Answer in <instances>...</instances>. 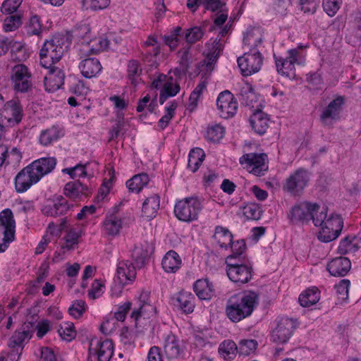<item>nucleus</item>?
<instances>
[{
	"mask_svg": "<svg viewBox=\"0 0 361 361\" xmlns=\"http://www.w3.org/2000/svg\"><path fill=\"white\" fill-rule=\"evenodd\" d=\"M259 302V295L254 291H246L231 297L226 307V314L233 322H238L252 313Z\"/></svg>",
	"mask_w": 361,
	"mask_h": 361,
	"instance_id": "obj_1",
	"label": "nucleus"
},
{
	"mask_svg": "<svg viewBox=\"0 0 361 361\" xmlns=\"http://www.w3.org/2000/svg\"><path fill=\"white\" fill-rule=\"evenodd\" d=\"M91 29L88 24H77L71 31V36L82 44L80 51L82 54H97L105 51L110 44L106 37L91 38Z\"/></svg>",
	"mask_w": 361,
	"mask_h": 361,
	"instance_id": "obj_2",
	"label": "nucleus"
},
{
	"mask_svg": "<svg viewBox=\"0 0 361 361\" xmlns=\"http://www.w3.org/2000/svg\"><path fill=\"white\" fill-rule=\"evenodd\" d=\"M70 44L68 37L63 35H56L45 41L39 51L40 64L43 67H51L59 62Z\"/></svg>",
	"mask_w": 361,
	"mask_h": 361,
	"instance_id": "obj_3",
	"label": "nucleus"
},
{
	"mask_svg": "<svg viewBox=\"0 0 361 361\" xmlns=\"http://www.w3.org/2000/svg\"><path fill=\"white\" fill-rule=\"evenodd\" d=\"M202 209L200 200L197 197H189L177 201L173 212L178 220L189 223L197 219Z\"/></svg>",
	"mask_w": 361,
	"mask_h": 361,
	"instance_id": "obj_4",
	"label": "nucleus"
},
{
	"mask_svg": "<svg viewBox=\"0 0 361 361\" xmlns=\"http://www.w3.org/2000/svg\"><path fill=\"white\" fill-rule=\"evenodd\" d=\"M303 48L299 45L297 48L288 51L286 58L277 57L274 55L275 63L279 73L282 75L290 77L294 75L295 64H302L303 59L300 54V50Z\"/></svg>",
	"mask_w": 361,
	"mask_h": 361,
	"instance_id": "obj_5",
	"label": "nucleus"
},
{
	"mask_svg": "<svg viewBox=\"0 0 361 361\" xmlns=\"http://www.w3.org/2000/svg\"><path fill=\"white\" fill-rule=\"evenodd\" d=\"M320 209L317 203L303 201L295 204L291 207L288 214L292 224H305L311 220L313 212Z\"/></svg>",
	"mask_w": 361,
	"mask_h": 361,
	"instance_id": "obj_6",
	"label": "nucleus"
},
{
	"mask_svg": "<svg viewBox=\"0 0 361 361\" xmlns=\"http://www.w3.org/2000/svg\"><path fill=\"white\" fill-rule=\"evenodd\" d=\"M234 258L226 257V273L231 281L235 283L244 284L249 282L252 277V267L250 263H243L240 266L233 264Z\"/></svg>",
	"mask_w": 361,
	"mask_h": 361,
	"instance_id": "obj_7",
	"label": "nucleus"
},
{
	"mask_svg": "<svg viewBox=\"0 0 361 361\" xmlns=\"http://www.w3.org/2000/svg\"><path fill=\"white\" fill-rule=\"evenodd\" d=\"M310 180L307 170L300 168L292 173L283 184V190L293 196L300 195Z\"/></svg>",
	"mask_w": 361,
	"mask_h": 361,
	"instance_id": "obj_8",
	"label": "nucleus"
},
{
	"mask_svg": "<svg viewBox=\"0 0 361 361\" xmlns=\"http://www.w3.org/2000/svg\"><path fill=\"white\" fill-rule=\"evenodd\" d=\"M11 80L17 92H27L32 88L31 73L24 64H17L12 68Z\"/></svg>",
	"mask_w": 361,
	"mask_h": 361,
	"instance_id": "obj_9",
	"label": "nucleus"
},
{
	"mask_svg": "<svg viewBox=\"0 0 361 361\" xmlns=\"http://www.w3.org/2000/svg\"><path fill=\"white\" fill-rule=\"evenodd\" d=\"M237 62L242 75L250 76L261 69L263 57L259 51H250L238 57Z\"/></svg>",
	"mask_w": 361,
	"mask_h": 361,
	"instance_id": "obj_10",
	"label": "nucleus"
},
{
	"mask_svg": "<svg viewBox=\"0 0 361 361\" xmlns=\"http://www.w3.org/2000/svg\"><path fill=\"white\" fill-rule=\"evenodd\" d=\"M343 222L338 214H331L324 222L318 233V239L323 243H329L338 237L343 228Z\"/></svg>",
	"mask_w": 361,
	"mask_h": 361,
	"instance_id": "obj_11",
	"label": "nucleus"
},
{
	"mask_svg": "<svg viewBox=\"0 0 361 361\" xmlns=\"http://www.w3.org/2000/svg\"><path fill=\"white\" fill-rule=\"evenodd\" d=\"M267 159L265 154L248 153L243 155L239 161L250 173L262 176L268 169Z\"/></svg>",
	"mask_w": 361,
	"mask_h": 361,
	"instance_id": "obj_12",
	"label": "nucleus"
},
{
	"mask_svg": "<svg viewBox=\"0 0 361 361\" xmlns=\"http://www.w3.org/2000/svg\"><path fill=\"white\" fill-rule=\"evenodd\" d=\"M34 332V323L28 322V319L16 330L10 337L8 342L9 348H16L23 350L25 345L29 342Z\"/></svg>",
	"mask_w": 361,
	"mask_h": 361,
	"instance_id": "obj_13",
	"label": "nucleus"
},
{
	"mask_svg": "<svg viewBox=\"0 0 361 361\" xmlns=\"http://www.w3.org/2000/svg\"><path fill=\"white\" fill-rule=\"evenodd\" d=\"M216 106L220 116L226 119L233 117L238 109V102L228 90L223 91L219 94Z\"/></svg>",
	"mask_w": 361,
	"mask_h": 361,
	"instance_id": "obj_14",
	"label": "nucleus"
},
{
	"mask_svg": "<svg viewBox=\"0 0 361 361\" xmlns=\"http://www.w3.org/2000/svg\"><path fill=\"white\" fill-rule=\"evenodd\" d=\"M295 328V322L288 318H281L271 335V341L277 343H286L293 334Z\"/></svg>",
	"mask_w": 361,
	"mask_h": 361,
	"instance_id": "obj_15",
	"label": "nucleus"
},
{
	"mask_svg": "<svg viewBox=\"0 0 361 361\" xmlns=\"http://www.w3.org/2000/svg\"><path fill=\"white\" fill-rule=\"evenodd\" d=\"M343 102V97H338L323 110L320 116V120L324 126L332 127L334 122L340 118V113Z\"/></svg>",
	"mask_w": 361,
	"mask_h": 361,
	"instance_id": "obj_16",
	"label": "nucleus"
},
{
	"mask_svg": "<svg viewBox=\"0 0 361 361\" xmlns=\"http://www.w3.org/2000/svg\"><path fill=\"white\" fill-rule=\"evenodd\" d=\"M89 354L95 355L98 361H109L114 354V345L111 341H92L89 348Z\"/></svg>",
	"mask_w": 361,
	"mask_h": 361,
	"instance_id": "obj_17",
	"label": "nucleus"
},
{
	"mask_svg": "<svg viewBox=\"0 0 361 361\" xmlns=\"http://www.w3.org/2000/svg\"><path fill=\"white\" fill-rule=\"evenodd\" d=\"M39 181V176L33 172L30 165L21 170L16 176L15 185L17 192H23Z\"/></svg>",
	"mask_w": 361,
	"mask_h": 361,
	"instance_id": "obj_18",
	"label": "nucleus"
},
{
	"mask_svg": "<svg viewBox=\"0 0 361 361\" xmlns=\"http://www.w3.org/2000/svg\"><path fill=\"white\" fill-rule=\"evenodd\" d=\"M73 207V204H69L64 197L58 195L54 199L52 205H46L42 207V212L47 216L57 217L65 215Z\"/></svg>",
	"mask_w": 361,
	"mask_h": 361,
	"instance_id": "obj_19",
	"label": "nucleus"
},
{
	"mask_svg": "<svg viewBox=\"0 0 361 361\" xmlns=\"http://www.w3.org/2000/svg\"><path fill=\"white\" fill-rule=\"evenodd\" d=\"M351 268L350 259L345 257H336L327 264V270L329 274L336 277L345 276Z\"/></svg>",
	"mask_w": 361,
	"mask_h": 361,
	"instance_id": "obj_20",
	"label": "nucleus"
},
{
	"mask_svg": "<svg viewBox=\"0 0 361 361\" xmlns=\"http://www.w3.org/2000/svg\"><path fill=\"white\" fill-rule=\"evenodd\" d=\"M116 276L122 285L131 283L136 276L135 267L132 262L128 260L121 261L117 266Z\"/></svg>",
	"mask_w": 361,
	"mask_h": 361,
	"instance_id": "obj_21",
	"label": "nucleus"
},
{
	"mask_svg": "<svg viewBox=\"0 0 361 361\" xmlns=\"http://www.w3.org/2000/svg\"><path fill=\"white\" fill-rule=\"evenodd\" d=\"M56 164L54 157H43L32 161L30 165L31 169L39 176V180L45 175L51 172Z\"/></svg>",
	"mask_w": 361,
	"mask_h": 361,
	"instance_id": "obj_22",
	"label": "nucleus"
},
{
	"mask_svg": "<svg viewBox=\"0 0 361 361\" xmlns=\"http://www.w3.org/2000/svg\"><path fill=\"white\" fill-rule=\"evenodd\" d=\"M164 350L169 360L178 359L183 353L179 340L171 333L167 334L164 338Z\"/></svg>",
	"mask_w": 361,
	"mask_h": 361,
	"instance_id": "obj_23",
	"label": "nucleus"
},
{
	"mask_svg": "<svg viewBox=\"0 0 361 361\" xmlns=\"http://www.w3.org/2000/svg\"><path fill=\"white\" fill-rule=\"evenodd\" d=\"M147 297V293L141 295L138 307L135 309L131 313V318L134 319L136 323L142 318L147 319L156 314V307L145 301Z\"/></svg>",
	"mask_w": 361,
	"mask_h": 361,
	"instance_id": "obj_24",
	"label": "nucleus"
},
{
	"mask_svg": "<svg viewBox=\"0 0 361 361\" xmlns=\"http://www.w3.org/2000/svg\"><path fill=\"white\" fill-rule=\"evenodd\" d=\"M90 192L88 186L82 184L79 180L67 183L63 189L64 195L74 200H80L82 197H86Z\"/></svg>",
	"mask_w": 361,
	"mask_h": 361,
	"instance_id": "obj_25",
	"label": "nucleus"
},
{
	"mask_svg": "<svg viewBox=\"0 0 361 361\" xmlns=\"http://www.w3.org/2000/svg\"><path fill=\"white\" fill-rule=\"evenodd\" d=\"M173 300V305L183 312L189 314L193 312L195 298L190 292L181 290Z\"/></svg>",
	"mask_w": 361,
	"mask_h": 361,
	"instance_id": "obj_26",
	"label": "nucleus"
},
{
	"mask_svg": "<svg viewBox=\"0 0 361 361\" xmlns=\"http://www.w3.org/2000/svg\"><path fill=\"white\" fill-rule=\"evenodd\" d=\"M4 112L6 114L4 116V118L11 126L19 123L23 117V108L20 103L16 100L8 101L6 104Z\"/></svg>",
	"mask_w": 361,
	"mask_h": 361,
	"instance_id": "obj_27",
	"label": "nucleus"
},
{
	"mask_svg": "<svg viewBox=\"0 0 361 361\" xmlns=\"http://www.w3.org/2000/svg\"><path fill=\"white\" fill-rule=\"evenodd\" d=\"M224 39H221V38H216L214 40L211 39L210 41L206 44L207 49L205 54L208 61L207 66H212L216 61L224 49Z\"/></svg>",
	"mask_w": 361,
	"mask_h": 361,
	"instance_id": "obj_28",
	"label": "nucleus"
},
{
	"mask_svg": "<svg viewBox=\"0 0 361 361\" xmlns=\"http://www.w3.org/2000/svg\"><path fill=\"white\" fill-rule=\"evenodd\" d=\"M79 68L82 75L86 78H92L97 75L102 71V65L99 61L95 58H87L83 59Z\"/></svg>",
	"mask_w": 361,
	"mask_h": 361,
	"instance_id": "obj_29",
	"label": "nucleus"
},
{
	"mask_svg": "<svg viewBox=\"0 0 361 361\" xmlns=\"http://www.w3.org/2000/svg\"><path fill=\"white\" fill-rule=\"evenodd\" d=\"M182 259L174 250H169L164 256L161 266L167 273H176L181 267Z\"/></svg>",
	"mask_w": 361,
	"mask_h": 361,
	"instance_id": "obj_30",
	"label": "nucleus"
},
{
	"mask_svg": "<svg viewBox=\"0 0 361 361\" xmlns=\"http://www.w3.org/2000/svg\"><path fill=\"white\" fill-rule=\"evenodd\" d=\"M49 69V74L45 77V85L49 84L53 90H59L64 82L65 74L63 71L58 68L51 65V67H44Z\"/></svg>",
	"mask_w": 361,
	"mask_h": 361,
	"instance_id": "obj_31",
	"label": "nucleus"
},
{
	"mask_svg": "<svg viewBox=\"0 0 361 361\" xmlns=\"http://www.w3.org/2000/svg\"><path fill=\"white\" fill-rule=\"evenodd\" d=\"M160 206V198L157 194L148 197L142 204V215L148 220L156 216Z\"/></svg>",
	"mask_w": 361,
	"mask_h": 361,
	"instance_id": "obj_32",
	"label": "nucleus"
},
{
	"mask_svg": "<svg viewBox=\"0 0 361 361\" xmlns=\"http://www.w3.org/2000/svg\"><path fill=\"white\" fill-rule=\"evenodd\" d=\"M233 234L227 228L221 226H216L213 238L220 248L228 250L233 243Z\"/></svg>",
	"mask_w": 361,
	"mask_h": 361,
	"instance_id": "obj_33",
	"label": "nucleus"
},
{
	"mask_svg": "<svg viewBox=\"0 0 361 361\" xmlns=\"http://www.w3.org/2000/svg\"><path fill=\"white\" fill-rule=\"evenodd\" d=\"M269 121L267 114L261 111L254 113L250 118L252 129L259 135L265 133L269 128Z\"/></svg>",
	"mask_w": 361,
	"mask_h": 361,
	"instance_id": "obj_34",
	"label": "nucleus"
},
{
	"mask_svg": "<svg viewBox=\"0 0 361 361\" xmlns=\"http://www.w3.org/2000/svg\"><path fill=\"white\" fill-rule=\"evenodd\" d=\"M263 40V35L259 27H252L248 29L244 36V45L250 49V51H257L256 48L261 44Z\"/></svg>",
	"mask_w": 361,
	"mask_h": 361,
	"instance_id": "obj_35",
	"label": "nucleus"
},
{
	"mask_svg": "<svg viewBox=\"0 0 361 361\" xmlns=\"http://www.w3.org/2000/svg\"><path fill=\"white\" fill-rule=\"evenodd\" d=\"M193 289L200 300H209L214 293L213 286L207 279L197 280L193 285Z\"/></svg>",
	"mask_w": 361,
	"mask_h": 361,
	"instance_id": "obj_36",
	"label": "nucleus"
},
{
	"mask_svg": "<svg viewBox=\"0 0 361 361\" xmlns=\"http://www.w3.org/2000/svg\"><path fill=\"white\" fill-rule=\"evenodd\" d=\"M361 245V239L355 235H348L341 241L338 247V252L341 255L354 253Z\"/></svg>",
	"mask_w": 361,
	"mask_h": 361,
	"instance_id": "obj_37",
	"label": "nucleus"
},
{
	"mask_svg": "<svg viewBox=\"0 0 361 361\" xmlns=\"http://www.w3.org/2000/svg\"><path fill=\"white\" fill-rule=\"evenodd\" d=\"M219 353L224 360H233L238 353V345L232 340H225L219 346Z\"/></svg>",
	"mask_w": 361,
	"mask_h": 361,
	"instance_id": "obj_38",
	"label": "nucleus"
},
{
	"mask_svg": "<svg viewBox=\"0 0 361 361\" xmlns=\"http://www.w3.org/2000/svg\"><path fill=\"white\" fill-rule=\"evenodd\" d=\"M320 299V292L316 287H312L302 293L298 298L301 306L310 307L316 304Z\"/></svg>",
	"mask_w": 361,
	"mask_h": 361,
	"instance_id": "obj_39",
	"label": "nucleus"
},
{
	"mask_svg": "<svg viewBox=\"0 0 361 361\" xmlns=\"http://www.w3.org/2000/svg\"><path fill=\"white\" fill-rule=\"evenodd\" d=\"M239 99L241 103L245 106H254V103L257 102V97L253 87L248 83L241 85L238 94Z\"/></svg>",
	"mask_w": 361,
	"mask_h": 361,
	"instance_id": "obj_40",
	"label": "nucleus"
},
{
	"mask_svg": "<svg viewBox=\"0 0 361 361\" xmlns=\"http://www.w3.org/2000/svg\"><path fill=\"white\" fill-rule=\"evenodd\" d=\"M149 180L147 173H142L135 175L132 178L126 182V187L131 192L138 193L142 188L145 186Z\"/></svg>",
	"mask_w": 361,
	"mask_h": 361,
	"instance_id": "obj_41",
	"label": "nucleus"
},
{
	"mask_svg": "<svg viewBox=\"0 0 361 361\" xmlns=\"http://www.w3.org/2000/svg\"><path fill=\"white\" fill-rule=\"evenodd\" d=\"M63 133L61 128L58 126H53L52 127L42 131L39 137V142L43 145H48L54 141L57 140L60 137L63 136Z\"/></svg>",
	"mask_w": 361,
	"mask_h": 361,
	"instance_id": "obj_42",
	"label": "nucleus"
},
{
	"mask_svg": "<svg viewBox=\"0 0 361 361\" xmlns=\"http://www.w3.org/2000/svg\"><path fill=\"white\" fill-rule=\"evenodd\" d=\"M149 245L147 243L135 246L132 252V257L139 268L145 265V260L149 255Z\"/></svg>",
	"mask_w": 361,
	"mask_h": 361,
	"instance_id": "obj_43",
	"label": "nucleus"
},
{
	"mask_svg": "<svg viewBox=\"0 0 361 361\" xmlns=\"http://www.w3.org/2000/svg\"><path fill=\"white\" fill-rule=\"evenodd\" d=\"M205 157L204 151L200 148L190 150L188 155V168L193 173L197 171Z\"/></svg>",
	"mask_w": 361,
	"mask_h": 361,
	"instance_id": "obj_44",
	"label": "nucleus"
},
{
	"mask_svg": "<svg viewBox=\"0 0 361 361\" xmlns=\"http://www.w3.org/2000/svg\"><path fill=\"white\" fill-rule=\"evenodd\" d=\"M15 228L0 226V252H4L15 238Z\"/></svg>",
	"mask_w": 361,
	"mask_h": 361,
	"instance_id": "obj_45",
	"label": "nucleus"
},
{
	"mask_svg": "<svg viewBox=\"0 0 361 361\" xmlns=\"http://www.w3.org/2000/svg\"><path fill=\"white\" fill-rule=\"evenodd\" d=\"M121 225V220L119 218L111 216L104 221V228L107 235L115 236L119 233Z\"/></svg>",
	"mask_w": 361,
	"mask_h": 361,
	"instance_id": "obj_46",
	"label": "nucleus"
},
{
	"mask_svg": "<svg viewBox=\"0 0 361 361\" xmlns=\"http://www.w3.org/2000/svg\"><path fill=\"white\" fill-rule=\"evenodd\" d=\"M25 30L27 36H39L42 31L39 17L37 15L32 16L25 26Z\"/></svg>",
	"mask_w": 361,
	"mask_h": 361,
	"instance_id": "obj_47",
	"label": "nucleus"
},
{
	"mask_svg": "<svg viewBox=\"0 0 361 361\" xmlns=\"http://www.w3.org/2000/svg\"><path fill=\"white\" fill-rule=\"evenodd\" d=\"M11 53L12 59L20 62L25 61L29 56L26 47L18 42H14L11 45Z\"/></svg>",
	"mask_w": 361,
	"mask_h": 361,
	"instance_id": "obj_48",
	"label": "nucleus"
},
{
	"mask_svg": "<svg viewBox=\"0 0 361 361\" xmlns=\"http://www.w3.org/2000/svg\"><path fill=\"white\" fill-rule=\"evenodd\" d=\"M127 71L128 79L130 80L131 84L136 85L137 78L142 71L140 62L135 59L129 61Z\"/></svg>",
	"mask_w": 361,
	"mask_h": 361,
	"instance_id": "obj_49",
	"label": "nucleus"
},
{
	"mask_svg": "<svg viewBox=\"0 0 361 361\" xmlns=\"http://www.w3.org/2000/svg\"><path fill=\"white\" fill-rule=\"evenodd\" d=\"M82 235V231L80 228H71L64 238L66 244L62 248L67 249L68 250L73 249V245L78 243V239Z\"/></svg>",
	"mask_w": 361,
	"mask_h": 361,
	"instance_id": "obj_50",
	"label": "nucleus"
},
{
	"mask_svg": "<svg viewBox=\"0 0 361 361\" xmlns=\"http://www.w3.org/2000/svg\"><path fill=\"white\" fill-rule=\"evenodd\" d=\"M258 345L257 341L254 339H243L238 343V353L241 355L247 356L254 353Z\"/></svg>",
	"mask_w": 361,
	"mask_h": 361,
	"instance_id": "obj_51",
	"label": "nucleus"
},
{
	"mask_svg": "<svg viewBox=\"0 0 361 361\" xmlns=\"http://www.w3.org/2000/svg\"><path fill=\"white\" fill-rule=\"evenodd\" d=\"M190 46H187L183 48L182 50L179 51V54H181L180 59V68L175 70V73L177 74L186 73L190 68Z\"/></svg>",
	"mask_w": 361,
	"mask_h": 361,
	"instance_id": "obj_52",
	"label": "nucleus"
},
{
	"mask_svg": "<svg viewBox=\"0 0 361 361\" xmlns=\"http://www.w3.org/2000/svg\"><path fill=\"white\" fill-rule=\"evenodd\" d=\"M8 15L4 20V30L6 32H12L22 25V16L19 13Z\"/></svg>",
	"mask_w": 361,
	"mask_h": 361,
	"instance_id": "obj_53",
	"label": "nucleus"
},
{
	"mask_svg": "<svg viewBox=\"0 0 361 361\" xmlns=\"http://www.w3.org/2000/svg\"><path fill=\"white\" fill-rule=\"evenodd\" d=\"M58 333L63 340L71 341L75 338L76 331L72 322H66L60 325Z\"/></svg>",
	"mask_w": 361,
	"mask_h": 361,
	"instance_id": "obj_54",
	"label": "nucleus"
},
{
	"mask_svg": "<svg viewBox=\"0 0 361 361\" xmlns=\"http://www.w3.org/2000/svg\"><path fill=\"white\" fill-rule=\"evenodd\" d=\"M204 31L201 27L195 26L185 32V39L189 44H192L202 39Z\"/></svg>",
	"mask_w": 361,
	"mask_h": 361,
	"instance_id": "obj_55",
	"label": "nucleus"
},
{
	"mask_svg": "<svg viewBox=\"0 0 361 361\" xmlns=\"http://www.w3.org/2000/svg\"><path fill=\"white\" fill-rule=\"evenodd\" d=\"M224 128L221 125H214L209 127L206 133V138L213 142L219 141L224 135Z\"/></svg>",
	"mask_w": 361,
	"mask_h": 361,
	"instance_id": "obj_56",
	"label": "nucleus"
},
{
	"mask_svg": "<svg viewBox=\"0 0 361 361\" xmlns=\"http://www.w3.org/2000/svg\"><path fill=\"white\" fill-rule=\"evenodd\" d=\"M177 108V103L176 102H173L169 106L166 107V113L165 114L159 119L158 125L159 127L164 130L165 129L171 118L173 117L175 114V110Z\"/></svg>",
	"mask_w": 361,
	"mask_h": 361,
	"instance_id": "obj_57",
	"label": "nucleus"
},
{
	"mask_svg": "<svg viewBox=\"0 0 361 361\" xmlns=\"http://www.w3.org/2000/svg\"><path fill=\"white\" fill-rule=\"evenodd\" d=\"M0 226L16 229L13 214L10 209H5L0 212Z\"/></svg>",
	"mask_w": 361,
	"mask_h": 361,
	"instance_id": "obj_58",
	"label": "nucleus"
},
{
	"mask_svg": "<svg viewBox=\"0 0 361 361\" xmlns=\"http://www.w3.org/2000/svg\"><path fill=\"white\" fill-rule=\"evenodd\" d=\"M181 30L182 28L178 26L173 30L170 35L164 36V42L171 50L178 47Z\"/></svg>",
	"mask_w": 361,
	"mask_h": 361,
	"instance_id": "obj_59",
	"label": "nucleus"
},
{
	"mask_svg": "<svg viewBox=\"0 0 361 361\" xmlns=\"http://www.w3.org/2000/svg\"><path fill=\"white\" fill-rule=\"evenodd\" d=\"M30 322L34 323V331L37 330V336L39 338H43L50 330V322L47 319H42L36 324L37 319L33 316Z\"/></svg>",
	"mask_w": 361,
	"mask_h": 361,
	"instance_id": "obj_60",
	"label": "nucleus"
},
{
	"mask_svg": "<svg viewBox=\"0 0 361 361\" xmlns=\"http://www.w3.org/2000/svg\"><path fill=\"white\" fill-rule=\"evenodd\" d=\"M62 172L68 174L71 178L85 177L87 176L86 165L78 164L74 167L63 169Z\"/></svg>",
	"mask_w": 361,
	"mask_h": 361,
	"instance_id": "obj_61",
	"label": "nucleus"
},
{
	"mask_svg": "<svg viewBox=\"0 0 361 361\" xmlns=\"http://www.w3.org/2000/svg\"><path fill=\"white\" fill-rule=\"evenodd\" d=\"M23 0H5L1 7V11L4 14H13L21 5Z\"/></svg>",
	"mask_w": 361,
	"mask_h": 361,
	"instance_id": "obj_62",
	"label": "nucleus"
},
{
	"mask_svg": "<svg viewBox=\"0 0 361 361\" xmlns=\"http://www.w3.org/2000/svg\"><path fill=\"white\" fill-rule=\"evenodd\" d=\"M350 284L349 280L343 279L338 284L335 286L334 288L339 300L343 301L348 298Z\"/></svg>",
	"mask_w": 361,
	"mask_h": 361,
	"instance_id": "obj_63",
	"label": "nucleus"
},
{
	"mask_svg": "<svg viewBox=\"0 0 361 361\" xmlns=\"http://www.w3.org/2000/svg\"><path fill=\"white\" fill-rule=\"evenodd\" d=\"M341 2V0H323L324 11L329 16H334L340 8Z\"/></svg>",
	"mask_w": 361,
	"mask_h": 361,
	"instance_id": "obj_64",
	"label": "nucleus"
}]
</instances>
